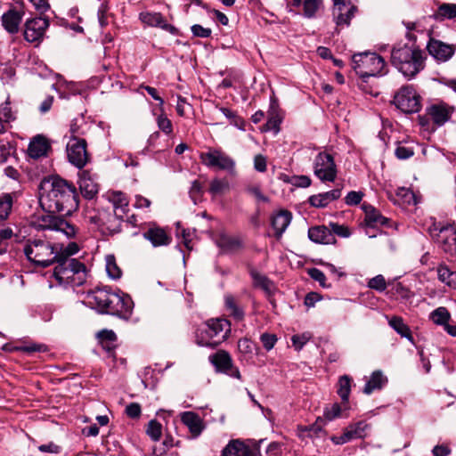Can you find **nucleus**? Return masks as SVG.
<instances>
[{
  "mask_svg": "<svg viewBox=\"0 0 456 456\" xmlns=\"http://www.w3.org/2000/svg\"><path fill=\"white\" fill-rule=\"evenodd\" d=\"M200 159L208 167H216L231 174L235 171L234 159L221 149H209L208 151L200 153Z\"/></svg>",
  "mask_w": 456,
  "mask_h": 456,
  "instance_id": "6e6552de",
  "label": "nucleus"
},
{
  "mask_svg": "<svg viewBox=\"0 0 456 456\" xmlns=\"http://www.w3.org/2000/svg\"><path fill=\"white\" fill-rule=\"evenodd\" d=\"M51 150L49 140L41 134H37L29 142L28 153L33 159H39L47 155Z\"/></svg>",
  "mask_w": 456,
  "mask_h": 456,
  "instance_id": "4be33fe9",
  "label": "nucleus"
},
{
  "mask_svg": "<svg viewBox=\"0 0 456 456\" xmlns=\"http://www.w3.org/2000/svg\"><path fill=\"white\" fill-rule=\"evenodd\" d=\"M106 272L108 276L113 280H118L121 277L122 272L118 266L115 257L111 255L106 256Z\"/></svg>",
  "mask_w": 456,
  "mask_h": 456,
  "instance_id": "37998d69",
  "label": "nucleus"
},
{
  "mask_svg": "<svg viewBox=\"0 0 456 456\" xmlns=\"http://www.w3.org/2000/svg\"><path fill=\"white\" fill-rule=\"evenodd\" d=\"M261 342L263 344V346L267 350L270 351L273 348L277 342V338L274 334H269V333H264L260 337Z\"/></svg>",
  "mask_w": 456,
  "mask_h": 456,
  "instance_id": "4d7b16f0",
  "label": "nucleus"
},
{
  "mask_svg": "<svg viewBox=\"0 0 456 456\" xmlns=\"http://www.w3.org/2000/svg\"><path fill=\"white\" fill-rule=\"evenodd\" d=\"M389 325L403 338H406L411 342H413V338L410 328L403 322V319L398 316H393L388 321Z\"/></svg>",
  "mask_w": 456,
  "mask_h": 456,
  "instance_id": "c9c22d12",
  "label": "nucleus"
},
{
  "mask_svg": "<svg viewBox=\"0 0 456 456\" xmlns=\"http://www.w3.org/2000/svg\"><path fill=\"white\" fill-rule=\"evenodd\" d=\"M438 279L447 286L456 289V272L451 271L446 265L437 268Z\"/></svg>",
  "mask_w": 456,
  "mask_h": 456,
  "instance_id": "e433bc0d",
  "label": "nucleus"
},
{
  "mask_svg": "<svg viewBox=\"0 0 456 456\" xmlns=\"http://www.w3.org/2000/svg\"><path fill=\"white\" fill-rule=\"evenodd\" d=\"M341 412H342L341 406L338 403H333L330 406L326 407L324 409L323 416L327 420L331 421V420L335 419L336 418L340 417Z\"/></svg>",
  "mask_w": 456,
  "mask_h": 456,
  "instance_id": "49530a36",
  "label": "nucleus"
},
{
  "mask_svg": "<svg viewBox=\"0 0 456 456\" xmlns=\"http://www.w3.org/2000/svg\"><path fill=\"white\" fill-rule=\"evenodd\" d=\"M430 319L434 323L444 326L450 321L451 314L445 307L440 306L430 314Z\"/></svg>",
  "mask_w": 456,
  "mask_h": 456,
  "instance_id": "a19ab883",
  "label": "nucleus"
},
{
  "mask_svg": "<svg viewBox=\"0 0 456 456\" xmlns=\"http://www.w3.org/2000/svg\"><path fill=\"white\" fill-rule=\"evenodd\" d=\"M341 196L340 189H334L332 191L313 195L309 198V203L315 208H324L333 200H338Z\"/></svg>",
  "mask_w": 456,
  "mask_h": 456,
  "instance_id": "cd10ccee",
  "label": "nucleus"
},
{
  "mask_svg": "<svg viewBox=\"0 0 456 456\" xmlns=\"http://www.w3.org/2000/svg\"><path fill=\"white\" fill-rule=\"evenodd\" d=\"M110 216L104 211H97L94 209L87 208L85 213V219L89 224L94 225L97 228L104 226Z\"/></svg>",
  "mask_w": 456,
  "mask_h": 456,
  "instance_id": "72a5a7b5",
  "label": "nucleus"
},
{
  "mask_svg": "<svg viewBox=\"0 0 456 456\" xmlns=\"http://www.w3.org/2000/svg\"><path fill=\"white\" fill-rule=\"evenodd\" d=\"M395 153L399 159H407L413 155V151L411 148L403 145H399L395 149Z\"/></svg>",
  "mask_w": 456,
  "mask_h": 456,
  "instance_id": "69168bd1",
  "label": "nucleus"
},
{
  "mask_svg": "<svg viewBox=\"0 0 456 456\" xmlns=\"http://www.w3.org/2000/svg\"><path fill=\"white\" fill-rule=\"evenodd\" d=\"M238 348L243 354H249L253 350V343L248 338H241L238 341Z\"/></svg>",
  "mask_w": 456,
  "mask_h": 456,
  "instance_id": "774afa93",
  "label": "nucleus"
},
{
  "mask_svg": "<svg viewBox=\"0 0 456 456\" xmlns=\"http://www.w3.org/2000/svg\"><path fill=\"white\" fill-rule=\"evenodd\" d=\"M53 277L59 285L78 287L86 280V266L75 258L62 257L56 260Z\"/></svg>",
  "mask_w": 456,
  "mask_h": 456,
  "instance_id": "39448f33",
  "label": "nucleus"
},
{
  "mask_svg": "<svg viewBox=\"0 0 456 456\" xmlns=\"http://www.w3.org/2000/svg\"><path fill=\"white\" fill-rule=\"evenodd\" d=\"M49 26L47 19L34 18L26 21L24 29V38L30 43L40 42Z\"/></svg>",
  "mask_w": 456,
  "mask_h": 456,
  "instance_id": "ddd939ff",
  "label": "nucleus"
},
{
  "mask_svg": "<svg viewBox=\"0 0 456 456\" xmlns=\"http://www.w3.org/2000/svg\"><path fill=\"white\" fill-rule=\"evenodd\" d=\"M228 188V183L222 179H214L212 180L209 187V191L213 195L221 194L224 190Z\"/></svg>",
  "mask_w": 456,
  "mask_h": 456,
  "instance_id": "09e8293b",
  "label": "nucleus"
},
{
  "mask_svg": "<svg viewBox=\"0 0 456 456\" xmlns=\"http://www.w3.org/2000/svg\"><path fill=\"white\" fill-rule=\"evenodd\" d=\"M23 253L33 265L42 268L53 265L60 257L59 244L40 237L27 240Z\"/></svg>",
  "mask_w": 456,
  "mask_h": 456,
  "instance_id": "20e7f679",
  "label": "nucleus"
},
{
  "mask_svg": "<svg viewBox=\"0 0 456 456\" xmlns=\"http://www.w3.org/2000/svg\"><path fill=\"white\" fill-rule=\"evenodd\" d=\"M330 227H331L330 232H332L333 235L337 234V235H338L340 237H344V238L350 236V232H349L348 228L345 225H341V224H338L336 223H331Z\"/></svg>",
  "mask_w": 456,
  "mask_h": 456,
  "instance_id": "680f3d73",
  "label": "nucleus"
},
{
  "mask_svg": "<svg viewBox=\"0 0 456 456\" xmlns=\"http://www.w3.org/2000/svg\"><path fill=\"white\" fill-rule=\"evenodd\" d=\"M363 194L360 191H352L347 193L345 198V201L347 205L353 206L357 205L361 202Z\"/></svg>",
  "mask_w": 456,
  "mask_h": 456,
  "instance_id": "e2e57ef3",
  "label": "nucleus"
},
{
  "mask_svg": "<svg viewBox=\"0 0 456 456\" xmlns=\"http://www.w3.org/2000/svg\"><path fill=\"white\" fill-rule=\"evenodd\" d=\"M391 63L405 77L411 79L424 69L425 56L414 44H398L391 51Z\"/></svg>",
  "mask_w": 456,
  "mask_h": 456,
  "instance_id": "7ed1b4c3",
  "label": "nucleus"
},
{
  "mask_svg": "<svg viewBox=\"0 0 456 456\" xmlns=\"http://www.w3.org/2000/svg\"><path fill=\"white\" fill-rule=\"evenodd\" d=\"M40 205L47 212L42 215L37 227L63 233L67 238L76 236L77 229L67 220L53 215H70L78 208V195L73 183L59 177L51 176L41 182Z\"/></svg>",
  "mask_w": 456,
  "mask_h": 456,
  "instance_id": "f257e3e1",
  "label": "nucleus"
},
{
  "mask_svg": "<svg viewBox=\"0 0 456 456\" xmlns=\"http://www.w3.org/2000/svg\"><path fill=\"white\" fill-rule=\"evenodd\" d=\"M292 219V215L287 210H281L272 217V226L275 230V235L280 238L285 232Z\"/></svg>",
  "mask_w": 456,
  "mask_h": 456,
  "instance_id": "bb28decb",
  "label": "nucleus"
},
{
  "mask_svg": "<svg viewBox=\"0 0 456 456\" xmlns=\"http://www.w3.org/2000/svg\"><path fill=\"white\" fill-rule=\"evenodd\" d=\"M218 246L224 251H236L242 247V241L236 237L222 236L218 240Z\"/></svg>",
  "mask_w": 456,
  "mask_h": 456,
  "instance_id": "4c0bfd02",
  "label": "nucleus"
},
{
  "mask_svg": "<svg viewBox=\"0 0 456 456\" xmlns=\"http://www.w3.org/2000/svg\"><path fill=\"white\" fill-rule=\"evenodd\" d=\"M356 12V7L349 2L334 1L333 15L338 26L349 25Z\"/></svg>",
  "mask_w": 456,
  "mask_h": 456,
  "instance_id": "f3484780",
  "label": "nucleus"
},
{
  "mask_svg": "<svg viewBox=\"0 0 456 456\" xmlns=\"http://www.w3.org/2000/svg\"><path fill=\"white\" fill-rule=\"evenodd\" d=\"M66 150L69 161L72 165L77 168H82L86 166L88 161V154L85 139L76 136L70 137Z\"/></svg>",
  "mask_w": 456,
  "mask_h": 456,
  "instance_id": "9b49d317",
  "label": "nucleus"
},
{
  "mask_svg": "<svg viewBox=\"0 0 456 456\" xmlns=\"http://www.w3.org/2000/svg\"><path fill=\"white\" fill-rule=\"evenodd\" d=\"M352 62L354 69L362 77L381 75L386 67L384 59L374 53L354 54Z\"/></svg>",
  "mask_w": 456,
  "mask_h": 456,
  "instance_id": "423d86ee",
  "label": "nucleus"
},
{
  "mask_svg": "<svg viewBox=\"0 0 456 456\" xmlns=\"http://www.w3.org/2000/svg\"><path fill=\"white\" fill-rule=\"evenodd\" d=\"M23 12L12 8L2 15V25L6 31L15 34L19 31L20 24L22 20Z\"/></svg>",
  "mask_w": 456,
  "mask_h": 456,
  "instance_id": "5701e85b",
  "label": "nucleus"
},
{
  "mask_svg": "<svg viewBox=\"0 0 456 456\" xmlns=\"http://www.w3.org/2000/svg\"><path fill=\"white\" fill-rule=\"evenodd\" d=\"M309 239L320 244H332L336 241L335 236L326 226H315L308 230Z\"/></svg>",
  "mask_w": 456,
  "mask_h": 456,
  "instance_id": "393cba45",
  "label": "nucleus"
},
{
  "mask_svg": "<svg viewBox=\"0 0 456 456\" xmlns=\"http://www.w3.org/2000/svg\"><path fill=\"white\" fill-rule=\"evenodd\" d=\"M189 193L193 203L197 204L203 193L202 186L199 181L195 180L191 183Z\"/></svg>",
  "mask_w": 456,
  "mask_h": 456,
  "instance_id": "3c124183",
  "label": "nucleus"
},
{
  "mask_svg": "<svg viewBox=\"0 0 456 456\" xmlns=\"http://www.w3.org/2000/svg\"><path fill=\"white\" fill-rule=\"evenodd\" d=\"M142 236L155 248L167 246L172 240L171 236L164 228L155 224L151 225L148 230L143 232Z\"/></svg>",
  "mask_w": 456,
  "mask_h": 456,
  "instance_id": "aec40b11",
  "label": "nucleus"
},
{
  "mask_svg": "<svg viewBox=\"0 0 456 456\" xmlns=\"http://www.w3.org/2000/svg\"><path fill=\"white\" fill-rule=\"evenodd\" d=\"M157 124L159 128L166 134H170L173 131L171 120L168 119L165 115H159L157 118Z\"/></svg>",
  "mask_w": 456,
  "mask_h": 456,
  "instance_id": "864d4df0",
  "label": "nucleus"
},
{
  "mask_svg": "<svg viewBox=\"0 0 456 456\" xmlns=\"http://www.w3.org/2000/svg\"><path fill=\"white\" fill-rule=\"evenodd\" d=\"M181 420L189 428L193 437L199 436L205 428L203 420L193 411L183 412Z\"/></svg>",
  "mask_w": 456,
  "mask_h": 456,
  "instance_id": "b1692460",
  "label": "nucleus"
},
{
  "mask_svg": "<svg viewBox=\"0 0 456 456\" xmlns=\"http://www.w3.org/2000/svg\"><path fill=\"white\" fill-rule=\"evenodd\" d=\"M454 111L455 108L453 106L444 102L433 103L427 109L428 116L432 122L438 126L448 122Z\"/></svg>",
  "mask_w": 456,
  "mask_h": 456,
  "instance_id": "2eb2a0df",
  "label": "nucleus"
},
{
  "mask_svg": "<svg viewBox=\"0 0 456 456\" xmlns=\"http://www.w3.org/2000/svg\"><path fill=\"white\" fill-rule=\"evenodd\" d=\"M427 49L434 59L441 62L450 60L455 52L452 45L444 43L435 38L429 39Z\"/></svg>",
  "mask_w": 456,
  "mask_h": 456,
  "instance_id": "dca6fc26",
  "label": "nucleus"
},
{
  "mask_svg": "<svg viewBox=\"0 0 456 456\" xmlns=\"http://www.w3.org/2000/svg\"><path fill=\"white\" fill-rule=\"evenodd\" d=\"M247 193L255 197L259 202H268L269 198L265 196L262 191L259 185H249L246 188Z\"/></svg>",
  "mask_w": 456,
  "mask_h": 456,
  "instance_id": "8fccbe9b",
  "label": "nucleus"
},
{
  "mask_svg": "<svg viewBox=\"0 0 456 456\" xmlns=\"http://www.w3.org/2000/svg\"><path fill=\"white\" fill-rule=\"evenodd\" d=\"M314 175L322 182H334L337 167L333 157L327 152H320L314 163Z\"/></svg>",
  "mask_w": 456,
  "mask_h": 456,
  "instance_id": "9d476101",
  "label": "nucleus"
},
{
  "mask_svg": "<svg viewBox=\"0 0 456 456\" xmlns=\"http://www.w3.org/2000/svg\"><path fill=\"white\" fill-rule=\"evenodd\" d=\"M254 168L257 172L264 173L267 168V160L266 158L262 154H257L254 158Z\"/></svg>",
  "mask_w": 456,
  "mask_h": 456,
  "instance_id": "bf43d9fd",
  "label": "nucleus"
},
{
  "mask_svg": "<svg viewBox=\"0 0 456 456\" xmlns=\"http://www.w3.org/2000/svg\"><path fill=\"white\" fill-rule=\"evenodd\" d=\"M147 435L154 441H159L162 435V425L155 419H151L147 427Z\"/></svg>",
  "mask_w": 456,
  "mask_h": 456,
  "instance_id": "c03bdc74",
  "label": "nucleus"
},
{
  "mask_svg": "<svg viewBox=\"0 0 456 456\" xmlns=\"http://www.w3.org/2000/svg\"><path fill=\"white\" fill-rule=\"evenodd\" d=\"M109 200L114 208L116 216L122 218L128 208V200L121 191H112L109 194Z\"/></svg>",
  "mask_w": 456,
  "mask_h": 456,
  "instance_id": "c85d7f7f",
  "label": "nucleus"
},
{
  "mask_svg": "<svg viewBox=\"0 0 456 456\" xmlns=\"http://www.w3.org/2000/svg\"><path fill=\"white\" fill-rule=\"evenodd\" d=\"M90 305L101 313L128 319L133 312L134 302L131 297L123 292H114L107 289H97L88 295Z\"/></svg>",
  "mask_w": 456,
  "mask_h": 456,
  "instance_id": "f03ea898",
  "label": "nucleus"
},
{
  "mask_svg": "<svg viewBox=\"0 0 456 456\" xmlns=\"http://www.w3.org/2000/svg\"><path fill=\"white\" fill-rule=\"evenodd\" d=\"M310 338L311 336L308 333L294 335L291 338V341L297 350H301L302 347L309 341Z\"/></svg>",
  "mask_w": 456,
  "mask_h": 456,
  "instance_id": "6e6d98bb",
  "label": "nucleus"
},
{
  "mask_svg": "<svg viewBox=\"0 0 456 456\" xmlns=\"http://www.w3.org/2000/svg\"><path fill=\"white\" fill-rule=\"evenodd\" d=\"M139 19L147 26L160 28L172 35H176L178 32L177 28L168 24L159 12H142L139 14Z\"/></svg>",
  "mask_w": 456,
  "mask_h": 456,
  "instance_id": "a211bd4d",
  "label": "nucleus"
},
{
  "mask_svg": "<svg viewBox=\"0 0 456 456\" xmlns=\"http://www.w3.org/2000/svg\"><path fill=\"white\" fill-rule=\"evenodd\" d=\"M351 392V379L344 375L338 380V394L344 403H346Z\"/></svg>",
  "mask_w": 456,
  "mask_h": 456,
  "instance_id": "79ce46f5",
  "label": "nucleus"
},
{
  "mask_svg": "<svg viewBox=\"0 0 456 456\" xmlns=\"http://www.w3.org/2000/svg\"><path fill=\"white\" fill-rule=\"evenodd\" d=\"M13 200L10 193L0 195V222L7 219L11 213Z\"/></svg>",
  "mask_w": 456,
  "mask_h": 456,
  "instance_id": "58836bf2",
  "label": "nucleus"
},
{
  "mask_svg": "<svg viewBox=\"0 0 456 456\" xmlns=\"http://www.w3.org/2000/svg\"><path fill=\"white\" fill-rule=\"evenodd\" d=\"M322 0H305L304 1V15L306 18H313L320 8Z\"/></svg>",
  "mask_w": 456,
  "mask_h": 456,
  "instance_id": "a18cd8bd",
  "label": "nucleus"
},
{
  "mask_svg": "<svg viewBox=\"0 0 456 456\" xmlns=\"http://www.w3.org/2000/svg\"><path fill=\"white\" fill-rule=\"evenodd\" d=\"M391 199L398 205H416L418 203L413 191L404 187L398 188Z\"/></svg>",
  "mask_w": 456,
  "mask_h": 456,
  "instance_id": "2f4dec72",
  "label": "nucleus"
},
{
  "mask_svg": "<svg viewBox=\"0 0 456 456\" xmlns=\"http://www.w3.org/2000/svg\"><path fill=\"white\" fill-rule=\"evenodd\" d=\"M141 406L137 403H131L126 407V413L131 419H138L141 416Z\"/></svg>",
  "mask_w": 456,
  "mask_h": 456,
  "instance_id": "13d9d810",
  "label": "nucleus"
},
{
  "mask_svg": "<svg viewBox=\"0 0 456 456\" xmlns=\"http://www.w3.org/2000/svg\"><path fill=\"white\" fill-rule=\"evenodd\" d=\"M17 349L24 353L32 354L35 352H45L47 351V346L44 344L32 343L26 346H21Z\"/></svg>",
  "mask_w": 456,
  "mask_h": 456,
  "instance_id": "5fc2aeb1",
  "label": "nucleus"
},
{
  "mask_svg": "<svg viewBox=\"0 0 456 456\" xmlns=\"http://www.w3.org/2000/svg\"><path fill=\"white\" fill-rule=\"evenodd\" d=\"M432 18L438 21L456 18V4L444 3L439 4L437 9L432 14Z\"/></svg>",
  "mask_w": 456,
  "mask_h": 456,
  "instance_id": "7c9ffc66",
  "label": "nucleus"
},
{
  "mask_svg": "<svg viewBox=\"0 0 456 456\" xmlns=\"http://www.w3.org/2000/svg\"><path fill=\"white\" fill-rule=\"evenodd\" d=\"M365 212V222L367 225L370 227H376L379 225H386L388 219L383 216L376 208L371 206L364 207Z\"/></svg>",
  "mask_w": 456,
  "mask_h": 456,
  "instance_id": "473e14b6",
  "label": "nucleus"
},
{
  "mask_svg": "<svg viewBox=\"0 0 456 456\" xmlns=\"http://www.w3.org/2000/svg\"><path fill=\"white\" fill-rule=\"evenodd\" d=\"M393 102L396 108L405 113H415L420 110V98L411 86H403Z\"/></svg>",
  "mask_w": 456,
  "mask_h": 456,
  "instance_id": "1a4fd4ad",
  "label": "nucleus"
},
{
  "mask_svg": "<svg viewBox=\"0 0 456 456\" xmlns=\"http://www.w3.org/2000/svg\"><path fill=\"white\" fill-rule=\"evenodd\" d=\"M78 183L80 191L85 198L93 199L98 192V184L88 172L84 171L81 174Z\"/></svg>",
  "mask_w": 456,
  "mask_h": 456,
  "instance_id": "a878e982",
  "label": "nucleus"
},
{
  "mask_svg": "<svg viewBox=\"0 0 456 456\" xmlns=\"http://www.w3.org/2000/svg\"><path fill=\"white\" fill-rule=\"evenodd\" d=\"M222 456H260L258 448L251 447L240 440H232L223 449Z\"/></svg>",
  "mask_w": 456,
  "mask_h": 456,
  "instance_id": "6ab92c4d",
  "label": "nucleus"
},
{
  "mask_svg": "<svg viewBox=\"0 0 456 456\" xmlns=\"http://www.w3.org/2000/svg\"><path fill=\"white\" fill-rule=\"evenodd\" d=\"M209 362L215 366L216 371L224 373L232 378L241 380L239 369L233 365L230 354L224 350H219L209 355Z\"/></svg>",
  "mask_w": 456,
  "mask_h": 456,
  "instance_id": "f8f14e48",
  "label": "nucleus"
},
{
  "mask_svg": "<svg viewBox=\"0 0 456 456\" xmlns=\"http://www.w3.org/2000/svg\"><path fill=\"white\" fill-rule=\"evenodd\" d=\"M268 119L265 126V131H273L274 134L280 132V125L282 121V113L279 108L278 101L274 95L270 99V106L267 111Z\"/></svg>",
  "mask_w": 456,
  "mask_h": 456,
  "instance_id": "412c9836",
  "label": "nucleus"
},
{
  "mask_svg": "<svg viewBox=\"0 0 456 456\" xmlns=\"http://www.w3.org/2000/svg\"><path fill=\"white\" fill-rule=\"evenodd\" d=\"M251 276L254 281V285L256 287L261 288L265 292L270 293L274 289L273 283L265 275L253 271L251 272Z\"/></svg>",
  "mask_w": 456,
  "mask_h": 456,
  "instance_id": "ea45409f",
  "label": "nucleus"
},
{
  "mask_svg": "<svg viewBox=\"0 0 456 456\" xmlns=\"http://www.w3.org/2000/svg\"><path fill=\"white\" fill-rule=\"evenodd\" d=\"M308 274L313 280L318 281L322 287L325 286L326 277L321 270L317 268H311L308 271Z\"/></svg>",
  "mask_w": 456,
  "mask_h": 456,
  "instance_id": "338daca9",
  "label": "nucleus"
},
{
  "mask_svg": "<svg viewBox=\"0 0 456 456\" xmlns=\"http://www.w3.org/2000/svg\"><path fill=\"white\" fill-rule=\"evenodd\" d=\"M369 428L365 421L351 424L344 430L342 435L332 436L331 441L335 444H344L354 439L364 438Z\"/></svg>",
  "mask_w": 456,
  "mask_h": 456,
  "instance_id": "4468645a",
  "label": "nucleus"
},
{
  "mask_svg": "<svg viewBox=\"0 0 456 456\" xmlns=\"http://www.w3.org/2000/svg\"><path fill=\"white\" fill-rule=\"evenodd\" d=\"M98 338L101 340V342L103 344L104 342L113 344L116 339L117 336L114 331L103 330L98 333Z\"/></svg>",
  "mask_w": 456,
  "mask_h": 456,
  "instance_id": "052dcab7",
  "label": "nucleus"
},
{
  "mask_svg": "<svg viewBox=\"0 0 456 456\" xmlns=\"http://www.w3.org/2000/svg\"><path fill=\"white\" fill-rule=\"evenodd\" d=\"M60 248V257L59 258H71L70 256L77 254L79 250L78 245L76 242H70L68 246L63 248L62 246L59 244Z\"/></svg>",
  "mask_w": 456,
  "mask_h": 456,
  "instance_id": "603ef678",
  "label": "nucleus"
},
{
  "mask_svg": "<svg viewBox=\"0 0 456 456\" xmlns=\"http://www.w3.org/2000/svg\"><path fill=\"white\" fill-rule=\"evenodd\" d=\"M230 331V323L224 319L210 320L207 323L205 330L210 340L197 339V344L201 346L216 347L226 339Z\"/></svg>",
  "mask_w": 456,
  "mask_h": 456,
  "instance_id": "0eeeda50",
  "label": "nucleus"
},
{
  "mask_svg": "<svg viewBox=\"0 0 456 456\" xmlns=\"http://www.w3.org/2000/svg\"><path fill=\"white\" fill-rule=\"evenodd\" d=\"M438 236L439 240L447 246L445 250L456 248V228L452 226L443 228Z\"/></svg>",
  "mask_w": 456,
  "mask_h": 456,
  "instance_id": "f704fd0d",
  "label": "nucleus"
},
{
  "mask_svg": "<svg viewBox=\"0 0 456 456\" xmlns=\"http://www.w3.org/2000/svg\"><path fill=\"white\" fill-rule=\"evenodd\" d=\"M191 32L195 37L206 38L210 37L211 29L208 28H204L201 25L195 24L191 27Z\"/></svg>",
  "mask_w": 456,
  "mask_h": 456,
  "instance_id": "0e129e2a",
  "label": "nucleus"
},
{
  "mask_svg": "<svg viewBox=\"0 0 456 456\" xmlns=\"http://www.w3.org/2000/svg\"><path fill=\"white\" fill-rule=\"evenodd\" d=\"M387 382V377H385L381 370H375L372 372L370 379L367 381L363 393L370 395L374 390L381 389Z\"/></svg>",
  "mask_w": 456,
  "mask_h": 456,
  "instance_id": "c756f323",
  "label": "nucleus"
},
{
  "mask_svg": "<svg viewBox=\"0 0 456 456\" xmlns=\"http://www.w3.org/2000/svg\"><path fill=\"white\" fill-rule=\"evenodd\" d=\"M368 287L379 292L384 291L387 289V282L384 276L379 274L371 278L368 282Z\"/></svg>",
  "mask_w": 456,
  "mask_h": 456,
  "instance_id": "de8ad7c7",
  "label": "nucleus"
}]
</instances>
